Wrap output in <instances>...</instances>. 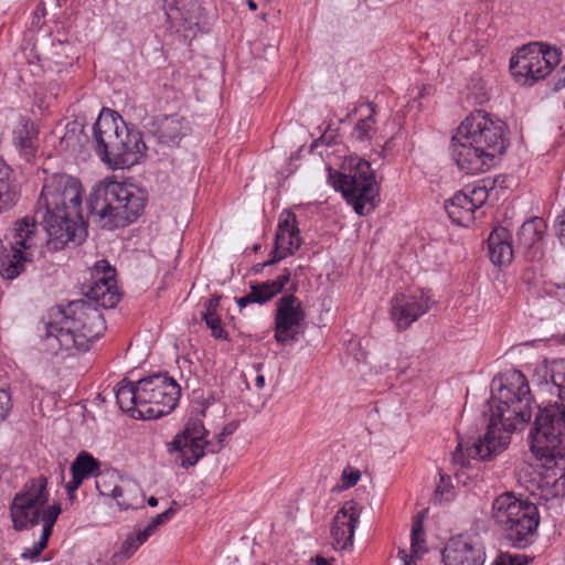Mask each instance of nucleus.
Returning a JSON list of instances; mask_svg holds the SVG:
<instances>
[{
  "label": "nucleus",
  "mask_w": 565,
  "mask_h": 565,
  "mask_svg": "<svg viewBox=\"0 0 565 565\" xmlns=\"http://www.w3.org/2000/svg\"><path fill=\"white\" fill-rule=\"evenodd\" d=\"M237 427H238V423L235 420L226 424L223 427L222 431L217 435V439L215 443L211 441V440L205 441L206 451H209L211 454H218L224 447L226 437L234 434V431L237 429Z\"/></svg>",
  "instance_id": "41"
},
{
  "label": "nucleus",
  "mask_w": 565,
  "mask_h": 565,
  "mask_svg": "<svg viewBox=\"0 0 565 565\" xmlns=\"http://www.w3.org/2000/svg\"><path fill=\"white\" fill-rule=\"evenodd\" d=\"M145 193L132 184L104 179L87 200L89 217L100 227L113 231L134 223L146 206Z\"/></svg>",
  "instance_id": "5"
},
{
  "label": "nucleus",
  "mask_w": 565,
  "mask_h": 565,
  "mask_svg": "<svg viewBox=\"0 0 565 565\" xmlns=\"http://www.w3.org/2000/svg\"><path fill=\"white\" fill-rule=\"evenodd\" d=\"M305 320L301 301L292 294L282 296L277 301L275 313V339L280 344L297 340L299 329Z\"/></svg>",
  "instance_id": "13"
},
{
  "label": "nucleus",
  "mask_w": 565,
  "mask_h": 565,
  "mask_svg": "<svg viewBox=\"0 0 565 565\" xmlns=\"http://www.w3.org/2000/svg\"><path fill=\"white\" fill-rule=\"evenodd\" d=\"M85 296L103 308H114L120 300L116 269L105 259L98 260L92 273V284Z\"/></svg>",
  "instance_id": "14"
},
{
  "label": "nucleus",
  "mask_w": 565,
  "mask_h": 565,
  "mask_svg": "<svg viewBox=\"0 0 565 565\" xmlns=\"http://www.w3.org/2000/svg\"><path fill=\"white\" fill-rule=\"evenodd\" d=\"M360 512L354 501H347L334 515L330 531L334 551H345L353 546Z\"/></svg>",
  "instance_id": "19"
},
{
  "label": "nucleus",
  "mask_w": 565,
  "mask_h": 565,
  "mask_svg": "<svg viewBox=\"0 0 565 565\" xmlns=\"http://www.w3.org/2000/svg\"><path fill=\"white\" fill-rule=\"evenodd\" d=\"M118 148V151L111 158L110 166L114 169L129 168L138 163L146 156L147 151L141 132L131 130L127 126L124 129Z\"/></svg>",
  "instance_id": "24"
},
{
  "label": "nucleus",
  "mask_w": 565,
  "mask_h": 565,
  "mask_svg": "<svg viewBox=\"0 0 565 565\" xmlns=\"http://www.w3.org/2000/svg\"><path fill=\"white\" fill-rule=\"evenodd\" d=\"M221 296L213 295L205 303L202 311V320L205 321L212 335L215 339L227 340V332L222 327V320L217 313L220 307Z\"/></svg>",
  "instance_id": "36"
},
{
  "label": "nucleus",
  "mask_w": 565,
  "mask_h": 565,
  "mask_svg": "<svg viewBox=\"0 0 565 565\" xmlns=\"http://www.w3.org/2000/svg\"><path fill=\"white\" fill-rule=\"evenodd\" d=\"M117 480L118 475L115 471L99 472L96 475V489L100 495L114 498L120 487Z\"/></svg>",
  "instance_id": "39"
},
{
  "label": "nucleus",
  "mask_w": 565,
  "mask_h": 565,
  "mask_svg": "<svg viewBox=\"0 0 565 565\" xmlns=\"http://www.w3.org/2000/svg\"><path fill=\"white\" fill-rule=\"evenodd\" d=\"M414 558H417L416 556L411 555V557L404 563V565H416V561Z\"/></svg>",
  "instance_id": "50"
},
{
  "label": "nucleus",
  "mask_w": 565,
  "mask_h": 565,
  "mask_svg": "<svg viewBox=\"0 0 565 565\" xmlns=\"http://www.w3.org/2000/svg\"><path fill=\"white\" fill-rule=\"evenodd\" d=\"M82 192L81 181L72 175L55 173L45 179L35 216L47 234L50 249H63L82 232Z\"/></svg>",
  "instance_id": "2"
},
{
  "label": "nucleus",
  "mask_w": 565,
  "mask_h": 565,
  "mask_svg": "<svg viewBox=\"0 0 565 565\" xmlns=\"http://www.w3.org/2000/svg\"><path fill=\"white\" fill-rule=\"evenodd\" d=\"M290 279L289 269L285 268L282 274L274 280H267L260 284H252L250 291L239 298H236V303L239 308H244L250 303H265L280 294L284 287Z\"/></svg>",
  "instance_id": "27"
},
{
  "label": "nucleus",
  "mask_w": 565,
  "mask_h": 565,
  "mask_svg": "<svg viewBox=\"0 0 565 565\" xmlns=\"http://www.w3.org/2000/svg\"><path fill=\"white\" fill-rule=\"evenodd\" d=\"M175 501L164 512L153 516L145 527H137L135 532L129 534L122 542L120 550L115 554L118 559H127L131 557L138 548L153 535L157 530L167 523L175 514Z\"/></svg>",
  "instance_id": "23"
},
{
  "label": "nucleus",
  "mask_w": 565,
  "mask_h": 565,
  "mask_svg": "<svg viewBox=\"0 0 565 565\" xmlns=\"http://www.w3.org/2000/svg\"><path fill=\"white\" fill-rule=\"evenodd\" d=\"M429 308L430 298L423 291L413 295L399 294L391 301V316L397 329L405 330Z\"/></svg>",
  "instance_id": "16"
},
{
  "label": "nucleus",
  "mask_w": 565,
  "mask_h": 565,
  "mask_svg": "<svg viewBox=\"0 0 565 565\" xmlns=\"http://www.w3.org/2000/svg\"><path fill=\"white\" fill-rule=\"evenodd\" d=\"M367 106L370 108V114L365 118L359 120L352 131V137L358 141L370 140L375 130V106L372 103H370Z\"/></svg>",
  "instance_id": "37"
},
{
  "label": "nucleus",
  "mask_w": 565,
  "mask_h": 565,
  "mask_svg": "<svg viewBox=\"0 0 565 565\" xmlns=\"http://www.w3.org/2000/svg\"><path fill=\"white\" fill-rule=\"evenodd\" d=\"M100 463L89 452H79L71 465L72 480L66 483L65 489L70 500H73L75 491L83 481L99 473Z\"/></svg>",
  "instance_id": "28"
},
{
  "label": "nucleus",
  "mask_w": 565,
  "mask_h": 565,
  "mask_svg": "<svg viewBox=\"0 0 565 565\" xmlns=\"http://www.w3.org/2000/svg\"><path fill=\"white\" fill-rule=\"evenodd\" d=\"M463 193L468 196L470 204H473V207L478 210L488 200L489 190L486 184H476L473 186H466L462 190Z\"/></svg>",
  "instance_id": "40"
},
{
  "label": "nucleus",
  "mask_w": 565,
  "mask_h": 565,
  "mask_svg": "<svg viewBox=\"0 0 565 565\" xmlns=\"http://www.w3.org/2000/svg\"><path fill=\"white\" fill-rule=\"evenodd\" d=\"M47 479L44 476L32 478L25 482L23 489L18 492L10 507L13 526L23 530L29 525L42 523V516L49 502Z\"/></svg>",
  "instance_id": "11"
},
{
  "label": "nucleus",
  "mask_w": 565,
  "mask_h": 565,
  "mask_svg": "<svg viewBox=\"0 0 565 565\" xmlns=\"http://www.w3.org/2000/svg\"><path fill=\"white\" fill-rule=\"evenodd\" d=\"M564 341H565V335H564Z\"/></svg>",
  "instance_id": "53"
},
{
  "label": "nucleus",
  "mask_w": 565,
  "mask_h": 565,
  "mask_svg": "<svg viewBox=\"0 0 565 565\" xmlns=\"http://www.w3.org/2000/svg\"><path fill=\"white\" fill-rule=\"evenodd\" d=\"M255 385L257 388L262 390L265 387V377L264 375H257L255 379Z\"/></svg>",
  "instance_id": "46"
},
{
  "label": "nucleus",
  "mask_w": 565,
  "mask_h": 565,
  "mask_svg": "<svg viewBox=\"0 0 565 565\" xmlns=\"http://www.w3.org/2000/svg\"><path fill=\"white\" fill-rule=\"evenodd\" d=\"M338 179L333 185L341 191L354 211L360 215L370 213L375 206L379 195L375 174L369 161L361 158H351L348 171L337 173Z\"/></svg>",
  "instance_id": "8"
},
{
  "label": "nucleus",
  "mask_w": 565,
  "mask_h": 565,
  "mask_svg": "<svg viewBox=\"0 0 565 565\" xmlns=\"http://www.w3.org/2000/svg\"><path fill=\"white\" fill-rule=\"evenodd\" d=\"M175 501L164 512L153 516L145 527H137L135 532L129 534L122 542L120 550L115 554L118 559H127L131 557L138 548L153 535L157 530L167 523L175 514Z\"/></svg>",
  "instance_id": "22"
},
{
  "label": "nucleus",
  "mask_w": 565,
  "mask_h": 565,
  "mask_svg": "<svg viewBox=\"0 0 565 565\" xmlns=\"http://www.w3.org/2000/svg\"><path fill=\"white\" fill-rule=\"evenodd\" d=\"M247 6L253 11L257 9V4L254 0H247Z\"/></svg>",
  "instance_id": "51"
},
{
  "label": "nucleus",
  "mask_w": 565,
  "mask_h": 565,
  "mask_svg": "<svg viewBox=\"0 0 565 565\" xmlns=\"http://www.w3.org/2000/svg\"><path fill=\"white\" fill-rule=\"evenodd\" d=\"M397 554H398V558L401 561H403V563H405L409 558V556L407 555V552L404 548H399Z\"/></svg>",
  "instance_id": "47"
},
{
  "label": "nucleus",
  "mask_w": 565,
  "mask_h": 565,
  "mask_svg": "<svg viewBox=\"0 0 565 565\" xmlns=\"http://www.w3.org/2000/svg\"><path fill=\"white\" fill-rule=\"evenodd\" d=\"M445 209L451 221L458 225L469 227L476 220L477 210L470 204L462 191L456 193L445 203Z\"/></svg>",
  "instance_id": "32"
},
{
  "label": "nucleus",
  "mask_w": 565,
  "mask_h": 565,
  "mask_svg": "<svg viewBox=\"0 0 565 565\" xmlns=\"http://www.w3.org/2000/svg\"><path fill=\"white\" fill-rule=\"evenodd\" d=\"M141 380L130 382L127 379L120 381L116 388V401L122 412L129 413L131 417L139 418L141 408Z\"/></svg>",
  "instance_id": "30"
},
{
  "label": "nucleus",
  "mask_w": 565,
  "mask_h": 565,
  "mask_svg": "<svg viewBox=\"0 0 565 565\" xmlns=\"http://www.w3.org/2000/svg\"><path fill=\"white\" fill-rule=\"evenodd\" d=\"M10 167L0 159V213L11 209L17 202V191Z\"/></svg>",
  "instance_id": "35"
},
{
  "label": "nucleus",
  "mask_w": 565,
  "mask_h": 565,
  "mask_svg": "<svg viewBox=\"0 0 565 565\" xmlns=\"http://www.w3.org/2000/svg\"><path fill=\"white\" fill-rule=\"evenodd\" d=\"M551 382L558 397L565 399V373L552 371ZM533 455L551 467L565 459V408L557 404L540 408L529 434Z\"/></svg>",
  "instance_id": "6"
},
{
  "label": "nucleus",
  "mask_w": 565,
  "mask_h": 565,
  "mask_svg": "<svg viewBox=\"0 0 565 565\" xmlns=\"http://www.w3.org/2000/svg\"><path fill=\"white\" fill-rule=\"evenodd\" d=\"M300 231L297 226L296 214L285 210L279 216L275 235V247L267 264H276L294 254L301 245Z\"/></svg>",
  "instance_id": "18"
},
{
  "label": "nucleus",
  "mask_w": 565,
  "mask_h": 565,
  "mask_svg": "<svg viewBox=\"0 0 565 565\" xmlns=\"http://www.w3.org/2000/svg\"><path fill=\"white\" fill-rule=\"evenodd\" d=\"M486 553L482 544L470 536L450 539L443 550L444 565H483Z\"/></svg>",
  "instance_id": "15"
},
{
  "label": "nucleus",
  "mask_w": 565,
  "mask_h": 565,
  "mask_svg": "<svg viewBox=\"0 0 565 565\" xmlns=\"http://www.w3.org/2000/svg\"><path fill=\"white\" fill-rule=\"evenodd\" d=\"M262 366H263L262 364H257L255 367L257 371H260Z\"/></svg>",
  "instance_id": "52"
},
{
  "label": "nucleus",
  "mask_w": 565,
  "mask_h": 565,
  "mask_svg": "<svg viewBox=\"0 0 565 565\" xmlns=\"http://www.w3.org/2000/svg\"><path fill=\"white\" fill-rule=\"evenodd\" d=\"M556 225L558 227V237L565 244V211L557 216Z\"/></svg>",
  "instance_id": "45"
},
{
  "label": "nucleus",
  "mask_w": 565,
  "mask_h": 565,
  "mask_svg": "<svg viewBox=\"0 0 565 565\" xmlns=\"http://www.w3.org/2000/svg\"><path fill=\"white\" fill-rule=\"evenodd\" d=\"M493 565H527L524 555L502 553L500 554Z\"/></svg>",
  "instance_id": "42"
},
{
  "label": "nucleus",
  "mask_w": 565,
  "mask_h": 565,
  "mask_svg": "<svg viewBox=\"0 0 565 565\" xmlns=\"http://www.w3.org/2000/svg\"><path fill=\"white\" fill-rule=\"evenodd\" d=\"M489 404L491 417L483 437L466 447L459 440L452 454L454 462L460 467H466L470 458L487 460L501 454L510 444V434L530 422L532 396L525 376L513 371L504 383H500L498 392H492Z\"/></svg>",
  "instance_id": "1"
},
{
  "label": "nucleus",
  "mask_w": 565,
  "mask_h": 565,
  "mask_svg": "<svg viewBox=\"0 0 565 565\" xmlns=\"http://www.w3.org/2000/svg\"><path fill=\"white\" fill-rule=\"evenodd\" d=\"M126 125L121 118L99 116L93 126L96 151L100 159L110 166L111 158L118 151V145L121 139Z\"/></svg>",
  "instance_id": "17"
},
{
  "label": "nucleus",
  "mask_w": 565,
  "mask_h": 565,
  "mask_svg": "<svg viewBox=\"0 0 565 565\" xmlns=\"http://www.w3.org/2000/svg\"><path fill=\"white\" fill-rule=\"evenodd\" d=\"M424 524L419 516H416L412 524L411 552L413 556L420 557L427 552L425 546Z\"/></svg>",
  "instance_id": "38"
},
{
  "label": "nucleus",
  "mask_w": 565,
  "mask_h": 565,
  "mask_svg": "<svg viewBox=\"0 0 565 565\" xmlns=\"http://www.w3.org/2000/svg\"><path fill=\"white\" fill-rule=\"evenodd\" d=\"M507 146L505 124L491 118L484 110H477L457 128L449 149L460 170L478 174L488 171Z\"/></svg>",
  "instance_id": "3"
},
{
  "label": "nucleus",
  "mask_w": 565,
  "mask_h": 565,
  "mask_svg": "<svg viewBox=\"0 0 565 565\" xmlns=\"http://www.w3.org/2000/svg\"><path fill=\"white\" fill-rule=\"evenodd\" d=\"M271 264H267V262L265 263H262V264H257L254 266V270L256 273H260L266 266H270Z\"/></svg>",
  "instance_id": "48"
},
{
  "label": "nucleus",
  "mask_w": 565,
  "mask_h": 565,
  "mask_svg": "<svg viewBox=\"0 0 565 565\" xmlns=\"http://www.w3.org/2000/svg\"><path fill=\"white\" fill-rule=\"evenodd\" d=\"M207 430L201 418L190 417L171 444L169 451L175 455V462L182 468L194 466L205 455Z\"/></svg>",
  "instance_id": "12"
},
{
  "label": "nucleus",
  "mask_w": 565,
  "mask_h": 565,
  "mask_svg": "<svg viewBox=\"0 0 565 565\" xmlns=\"http://www.w3.org/2000/svg\"><path fill=\"white\" fill-rule=\"evenodd\" d=\"M38 135L39 131L32 121H21L13 131L14 145L28 160L35 153Z\"/></svg>",
  "instance_id": "34"
},
{
  "label": "nucleus",
  "mask_w": 565,
  "mask_h": 565,
  "mask_svg": "<svg viewBox=\"0 0 565 565\" xmlns=\"http://www.w3.org/2000/svg\"><path fill=\"white\" fill-rule=\"evenodd\" d=\"M145 128L157 137L160 143L167 146L178 145L190 131L189 122L177 114L151 117L145 122Z\"/></svg>",
  "instance_id": "20"
},
{
  "label": "nucleus",
  "mask_w": 565,
  "mask_h": 565,
  "mask_svg": "<svg viewBox=\"0 0 565 565\" xmlns=\"http://www.w3.org/2000/svg\"><path fill=\"white\" fill-rule=\"evenodd\" d=\"M361 478V473L359 470H349L344 469L342 472V483L343 488L348 489L358 483Z\"/></svg>",
  "instance_id": "44"
},
{
  "label": "nucleus",
  "mask_w": 565,
  "mask_h": 565,
  "mask_svg": "<svg viewBox=\"0 0 565 565\" xmlns=\"http://www.w3.org/2000/svg\"><path fill=\"white\" fill-rule=\"evenodd\" d=\"M148 504L150 507H157L158 505V499L156 497H150L148 500H147Z\"/></svg>",
  "instance_id": "49"
},
{
  "label": "nucleus",
  "mask_w": 565,
  "mask_h": 565,
  "mask_svg": "<svg viewBox=\"0 0 565 565\" xmlns=\"http://www.w3.org/2000/svg\"><path fill=\"white\" fill-rule=\"evenodd\" d=\"M166 14L178 31H194L200 24L201 7L195 0H175Z\"/></svg>",
  "instance_id": "26"
},
{
  "label": "nucleus",
  "mask_w": 565,
  "mask_h": 565,
  "mask_svg": "<svg viewBox=\"0 0 565 565\" xmlns=\"http://www.w3.org/2000/svg\"><path fill=\"white\" fill-rule=\"evenodd\" d=\"M36 216H24L14 223V234L11 242L12 250L20 252V255L28 256V267L33 263L34 252L40 242L39 225Z\"/></svg>",
  "instance_id": "25"
},
{
  "label": "nucleus",
  "mask_w": 565,
  "mask_h": 565,
  "mask_svg": "<svg viewBox=\"0 0 565 565\" xmlns=\"http://www.w3.org/2000/svg\"><path fill=\"white\" fill-rule=\"evenodd\" d=\"M141 408L139 418L156 419L170 414L178 405L181 387L167 374L141 379Z\"/></svg>",
  "instance_id": "9"
},
{
  "label": "nucleus",
  "mask_w": 565,
  "mask_h": 565,
  "mask_svg": "<svg viewBox=\"0 0 565 565\" xmlns=\"http://www.w3.org/2000/svg\"><path fill=\"white\" fill-rule=\"evenodd\" d=\"M12 408L11 395L8 391L0 388V423L7 418Z\"/></svg>",
  "instance_id": "43"
},
{
  "label": "nucleus",
  "mask_w": 565,
  "mask_h": 565,
  "mask_svg": "<svg viewBox=\"0 0 565 565\" xmlns=\"http://www.w3.org/2000/svg\"><path fill=\"white\" fill-rule=\"evenodd\" d=\"M61 513V507L58 503L52 504L42 516V529L40 537L32 544L31 547H25L21 554L23 559L34 561L41 552L46 547L49 539L52 534L53 526Z\"/></svg>",
  "instance_id": "31"
},
{
  "label": "nucleus",
  "mask_w": 565,
  "mask_h": 565,
  "mask_svg": "<svg viewBox=\"0 0 565 565\" xmlns=\"http://www.w3.org/2000/svg\"><path fill=\"white\" fill-rule=\"evenodd\" d=\"M488 249L492 264L509 265L514 254L510 231L503 226L494 227L488 237Z\"/></svg>",
  "instance_id": "29"
},
{
  "label": "nucleus",
  "mask_w": 565,
  "mask_h": 565,
  "mask_svg": "<svg viewBox=\"0 0 565 565\" xmlns=\"http://www.w3.org/2000/svg\"><path fill=\"white\" fill-rule=\"evenodd\" d=\"M546 224L541 217L525 221L520 227L516 249L521 250L527 260H540L544 255V234Z\"/></svg>",
  "instance_id": "21"
},
{
  "label": "nucleus",
  "mask_w": 565,
  "mask_h": 565,
  "mask_svg": "<svg viewBox=\"0 0 565 565\" xmlns=\"http://www.w3.org/2000/svg\"><path fill=\"white\" fill-rule=\"evenodd\" d=\"M559 62L561 52L557 49L531 43L511 57L510 71L520 84L533 85L545 78Z\"/></svg>",
  "instance_id": "10"
},
{
  "label": "nucleus",
  "mask_w": 565,
  "mask_h": 565,
  "mask_svg": "<svg viewBox=\"0 0 565 565\" xmlns=\"http://www.w3.org/2000/svg\"><path fill=\"white\" fill-rule=\"evenodd\" d=\"M103 313L85 299L71 301L65 308L57 306L49 311L45 323V345L53 353L60 350H88V344L104 334Z\"/></svg>",
  "instance_id": "4"
},
{
  "label": "nucleus",
  "mask_w": 565,
  "mask_h": 565,
  "mask_svg": "<svg viewBox=\"0 0 565 565\" xmlns=\"http://www.w3.org/2000/svg\"><path fill=\"white\" fill-rule=\"evenodd\" d=\"M121 510L139 509L143 507L145 494L141 487L132 481H122L114 498Z\"/></svg>",
  "instance_id": "33"
},
{
  "label": "nucleus",
  "mask_w": 565,
  "mask_h": 565,
  "mask_svg": "<svg viewBox=\"0 0 565 565\" xmlns=\"http://www.w3.org/2000/svg\"><path fill=\"white\" fill-rule=\"evenodd\" d=\"M491 516L513 546L525 548L534 541L540 514L537 507L527 499L512 492L502 493L492 502Z\"/></svg>",
  "instance_id": "7"
}]
</instances>
